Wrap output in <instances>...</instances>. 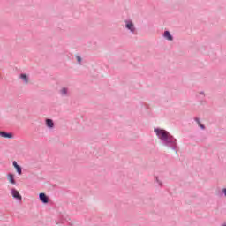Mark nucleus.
I'll return each instance as SVG.
<instances>
[{
    "mask_svg": "<svg viewBox=\"0 0 226 226\" xmlns=\"http://www.w3.org/2000/svg\"><path fill=\"white\" fill-rule=\"evenodd\" d=\"M154 132L161 142H177L176 138L165 129L154 128Z\"/></svg>",
    "mask_w": 226,
    "mask_h": 226,
    "instance_id": "f257e3e1",
    "label": "nucleus"
},
{
    "mask_svg": "<svg viewBox=\"0 0 226 226\" xmlns=\"http://www.w3.org/2000/svg\"><path fill=\"white\" fill-rule=\"evenodd\" d=\"M125 27L130 31L132 34H134L136 28L135 25L132 20H125Z\"/></svg>",
    "mask_w": 226,
    "mask_h": 226,
    "instance_id": "f03ea898",
    "label": "nucleus"
},
{
    "mask_svg": "<svg viewBox=\"0 0 226 226\" xmlns=\"http://www.w3.org/2000/svg\"><path fill=\"white\" fill-rule=\"evenodd\" d=\"M11 193L13 199H16L17 200H22V195H20V192L17 191V189L15 188L11 189Z\"/></svg>",
    "mask_w": 226,
    "mask_h": 226,
    "instance_id": "7ed1b4c3",
    "label": "nucleus"
},
{
    "mask_svg": "<svg viewBox=\"0 0 226 226\" xmlns=\"http://www.w3.org/2000/svg\"><path fill=\"white\" fill-rule=\"evenodd\" d=\"M59 94L63 97L70 96V91L68 90L67 87H63L60 91Z\"/></svg>",
    "mask_w": 226,
    "mask_h": 226,
    "instance_id": "20e7f679",
    "label": "nucleus"
},
{
    "mask_svg": "<svg viewBox=\"0 0 226 226\" xmlns=\"http://www.w3.org/2000/svg\"><path fill=\"white\" fill-rule=\"evenodd\" d=\"M39 198H40V200L41 202H43L44 204H48L49 203V198L47 197V195L43 192H41L39 194Z\"/></svg>",
    "mask_w": 226,
    "mask_h": 226,
    "instance_id": "39448f33",
    "label": "nucleus"
},
{
    "mask_svg": "<svg viewBox=\"0 0 226 226\" xmlns=\"http://www.w3.org/2000/svg\"><path fill=\"white\" fill-rule=\"evenodd\" d=\"M163 36L165 40H168L169 41H172V40H174V37L172 36V34H170V32L168 30L164 31Z\"/></svg>",
    "mask_w": 226,
    "mask_h": 226,
    "instance_id": "423d86ee",
    "label": "nucleus"
},
{
    "mask_svg": "<svg viewBox=\"0 0 226 226\" xmlns=\"http://www.w3.org/2000/svg\"><path fill=\"white\" fill-rule=\"evenodd\" d=\"M7 180L9 183H11V185H17V182L15 181V176L13 174H8Z\"/></svg>",
    "mask_w": 226,
    "mask_h": 226,
    "instance_id": "0eeeda50",
    "label": "nucleus"
},
{
    "mask_svg": "<svg viewBox=\"0 0 226 226\" xmlns=\"http://www.w3.org/2000/svg\"><path fill=\"white\" fill-rule=\"evenodd\" d=\"M19 79H21V80L24 82V84H29V76L26 74H20L19 75Z\"/></svg>",
    "mask_w": 226,
    "mask_h": 226,
    "instance_id": "6e6552de",
    "label": "nucleus"
},
{
    "mask_svg": "<svg viewBox=\"0 0 226 226\" xmlns=\"http://www.w3.org/2000/svg\"><path fill=\"white\" fill-rule=\"evenodd\" d=\"M12 165L16 169L19 176H22V168L15 161L12 162Z\"/></svg>",
    "mask_w": 226,
    "mask_h": 226,
    "instance_id": "1a4fd4ad",
    "label": "nucleus"
},
{
    "mask_svg": "<svg viewBox=\"0 0 226 226\" xmlns=\"http://www.w3.org/2000/svg\"><path fill=\"white\" fill-rule=\"evenodd\" d=\"M1 137H3L4 139H13V133L2 132Z\"/></svg>",
    "mask_w": 226,
    "mask_h": 226,
    "instance_id": "9d476101",
    "label": "nucleus"
},
{
    "mask_svg": "<svg viewBox=\"0 0 226 226\" xmlns=\"http://www.w3.org/2000/svg\"><path fill=\"white\" fill-rule=\"evenodd\" d=\"M194 121L197 123L198 126L201 129V130H206V125L202 124V123L200 122V118L199 117H195Z\"/></svg>",
    "mask_w": 226,
    "mask_h": 226,
    "instance_id": "9b49d317",
    "label": "nucleus"
},
{
    "mask_svg": "<svg viewBox=\"0 0 226 226\" xmlns=\"http://www.w3.org/2000/svg\"><path fill=\"white\" fill-rule=\"evenodd\" d=\"M46 126L50 129L54 128V121L50 118H47L46 119Z\"/></svg>",
    "mask_w": 226,
    "mask_h": 226,
    "instance_id": "f8f14e48",
    "label": "nucleus"
},
{
    "mask_svg": "<svg viewBox=\"0 0 226 226\" xmlns=\"http://www.w3.org/2000/svg\"><path fill=\"white\" fill-rule=\"evenodd\" d=\"M78 63L80 64L82 63V57L80 56H76Z\"/></svg>",
    "mask_w": 226,
    "mask_h": 226,
    "instance_id": "ddd939ff",
    "label": "nucleus"
},
{
    "mask_svg": "<svg viewBox=\"0 0 226 226\" xmlns=\"http://www.w3.org/2000/svg\"><path fill=\"white\" fill-rule=\"evenodd\" d=\"M199 94H200L202 96V98H204L206 96L204 94V91L200 92Z\"/></svg>",
    "mask_w": 226,
    "mask_h": 226,
    "instance_id": "4468645a",
    "label": "nucleus"
},
{
    "mask_svg": "<svg viewBox=\"0 0 226 226\" xmlns=\"http://www.w3.org/2000/svg\"><path fill=\"white\" fill-rule=\"evenodd\" d=\"M2 133H3V132H0V136H1Z\"/></svg>",
    "mask_w": 226,
    "mask_h": 226,
    "instance_id": "2eb2a0df",
    "label": "nucleus"
}]
</instances>
